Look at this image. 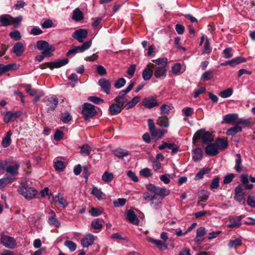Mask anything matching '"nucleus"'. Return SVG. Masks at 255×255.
<instances>
[{
	"label": "nucleus",
	"mask_w": 255,
	"mask_h": 255,
	"mask_svg": "<svg viewBox=\"0 0 255 255\" xmlns=\"http://www.w3.org/2000/svg\"><path fill=\"white\" fill-rule=\"evenodd\" d=\"M37 47L38 50L46 57H50L53 55V52L55 50V47L53 45L49 44L48 42L45 40H39L36 43Z\"/></svg>",
	"instance_id": "f257e3e1"
},
{
	"label": "nucleus",
	"mask_w": 255,
	"mask_h": 255,
	"mask_svg": "<svg viewBox=\"0 0 255 255\" xmlns=\"http://www.w3.org/2000/svg\"><path fill=\"white\" fill-rule=\"evenodd\" d=\"M19 193L26 199H32L37 194V191L33 187L29 186L26 182H22L18 189Z\"/></svg>",
	"instance_id": "f03ea898"
},
{
	"label": "nucleus",
	"mask_w": 255,
	"mask_h": 255,
	"mask_svg": "<svg viewBox=\"0 0 255 255\" xmlns=\"http://www.w3.org/2000/svg\"><path fill=\"white\" fill-rule=\"evenodd\" d=\"M146 189L149 191L151 192L155 195V196H159L160 199H158L157 201H161L166 196L170 194V190L164 188L154 186L152 184H148L146 186Z\"/></svg>",
	"instance_id": "7ed1b4c3"
},
{
	"label": "nucleus",
	"mask_w": 255,
	"mask_h": 255,
	"mask_svg": "<svg viewBox=\"0 0 255 255\" xmlns=\"http://www.w3.org/2000/svg\"><path fill=\"white\" fill-rule=\"evenodd\" d=\"M193 140L201 139L204 143L211 142L213 140L212 134L206 131L204 129H200L198 130L194 135Z\"/></svg>",
	"instance_id": "20e7f679"
},
{
	"label": "nucleus",
	"mask_w": 255,
	"mask_h": 255,
	"mask_svg": "<svg viewBox=\"0 0 255 255\" xmlns=\"http://www.w3.org/2000/svg\"><path fill=\"white\" fill-rule=\"evenodd\" d=\"M22 19L21 16L13 17L9 14H5L0 16V22L4 26H7L12 24H18L21 21Z\"/></svg>",
	"instance_id": "39448f33"
},
{
	"label": "nucleus",
	"mask_w": 255,
	"mask_h": 255,
	"mask_svg": "<svg viewBox=\"0 0 255 255\" xmlns=\"http://www.w3.org/2000/svg\"><path fill=\"white\" fill-rule=\"evenodd\" d=\"M249 180L252 183H255V177L251 175L249 176L247 173H244L241 175V182L246 190H252L254 188V185L252 184L249 183Z\"/></svg>",
	"instance_id": "423d86ee"
},
{
	"label": "nucleus",
	"mask_w": 255,
	"mask_h": 255,
	"mask_svg": "<svg viewBox=\"0 0 255 255\" xmlns=\"http://www.w3.org/2000/svg\"><path fill=\"white\" fill-rule=\"evenodd\" d=\"M82 113L85 116V118L87 120L89 118L93 117L96 113V111L93 105L85 103L84 105Z\"/></svg>",
	"instance_id": "0eeeda50"
},
{
	"label": "nucleus",
	"mask_w": 255,
	"mask_h": 255,
	"mask_svg": "<svg viewBox=\"0 0 255 255\" xmlns=\"http://www.w3.org/2000/svg\"><path fill=\"white\" fill-rule=\"evenodd\" d=\"M1 244L7 248L13 249L16 245L15 240L9 236H3L0 239Z\"/></svg>",
	"instance_id": "6e6552de"
},
{
	"label": "nucleus",
	"mask_w": 255,
	"mask_h": 255,
	"mask_svg": "<svg viewBox=\"0 0 255 255\" xmlns=\"http://www.w3.org/2000/svg\"><path fill=\"white\" fill-rule=\"evenodd\" d=\"M88 31L85 29H79L72 34V37L77 39L79 42H83L88 36Z\"/></svg>",
	"instance_id": "1a4fd4ad"
},
{
	"label": "nucleus",
	"mask_w": 255,
	"mask_h": 255,
	"mask_svg": "<svg viewBox=\"0 0 255 255\" xmlns=\"http://www.w3.org/2000/svg\"><path fill=\"white\" fill-rule=\"evenodd\" d=\"M154 76L158 79H164L166 76L168 66H155Z\"/></svg>",
	"instance_id": "9d476101"
},
{
	"label": "nucleus",
	"mask_w": 255,
	"mask_h": 255,
	"mask_svg": "<svg viewBox=\"0 0 255 255\" xmlns=\"http://www.w3.org/2000/svg\"><path fill=\"white\" fill-rule=\"evenodd\" d=\"M155 68V64L152 63H149L147 65V67L144 68L142 73V77L144 80L147 81L151 79L153 71L151 69Z\"/></svg>",
	"instance_id": "9b49d317"
},
{
	"label": "nucleus",
	"mask_w": 255,
	"mask_h": 255,
	"mask_svg": "<svg viewBox=\"0 0 255 255\" xmlns=\"http://www.w3.org/2000/svg\"><path fill=\"white\" fill-rule=\"evenodd\" d=\"M96 237L91 234H86L81 240V245L84 248L91 246L96 240Z\"/></svg>",
	"instance_id": "f8f14e48"
},
{
	"label": "nucleus",
	"mask_w": 255,
	"mask_h": 255,
	"mask_svg": "<svg viewBox=\"0 0 255 255\" xmlns=\"http://www.w3.org/2000/svg\"><path fill=\"white\" fill-rule=\"evenodd\" d=\"M98 84L102 90L107 94L110 93L111 82L105 78H101L98 81Z\"/></svg>",
	"instance_id": "ddd939ff"
},
{
	"label": "nucleus",
	"mask_w": 255,
	"mask_h": 255,
	"mask_svg": "<svg viewBox=\"0 0 255 255\" xmlns=\"http://www.w3.org/2000/svg\"><path fill=\"white\" fill-rule=\"evenodd\" d=\"M146 239L148 242L156 246L160 251H163L167 249V245L164 242H162L159 240L154 239L149 237H147Z\"/></svg>",
	"instance_id": "4468645a"
},
{
	"label": "nucleus",
	"mask_w": 255,
	"mask_h": 255,
	"mask_svg": "<svg viewBox=\"0 0 255 255\" xmlns=\"http://www.w3.org/2000/svg\"><path fill=\"white\" fill-rule=\"evenodd\" d=\"M243 219V216H239L237 217H229V223L227 226L230 228H237L241 225V220Z\"/></svg>",
	"instance_id": "2eb2a0df"
},
{
	"label": "nucleus",
	"mask_w": 255,
	"mask_h": 255,
	"mask_svg": "<svg viewBox=\"0 0 255 255\" xmlns=\"http://www.w3.org/2000/svg\"><path fill=\"white\" fill-rule=\"evenodd\" d=\"M48 109L50 111H54L57 107L58 104V99L55 97H46L45 100Z\"/></svg>",
	"instance_id": "dca6fc26"
},
{
	"label": "nucleus",
	"mask_w": 255,
	"mask_h": 255,
	"mask_svg": "<svg viewBox=\"0 0 255 255\" xmlns=\"http://www.w3.org/2000/svg\"><path fill=\"white\" fill-rule=\"evenodd\" d=\"M21 115L20 111L16 112H7L4 115L3 121L5 123H8L9 122L13 121L18 118Z\"/></svg>",
	"instance_id": "f3484780"
},
{
	"label": "nucleus",
	"mask_w": 255,
	"mask_h": 255,
	"mask_svg": "<svg viewBox=\"0 0 255 255\" xmlns=\"http://www.w3.org/2000/svg\"><path fill=\"white\" fill-rule=\"evenodd\" d=\"M68 63V59L65 58L62 60H59L55 62H47L46 65L50 69L60 68L66 65Z\"/></svg>",
	"instance_id": "a211bd4d"
},
{
	"label": "nucleus",
	"mask_w": 255,
	"mask_h": 255,
	"mask_svg": "<svg viewBox=\"0 0 255 255\" xmlns=\"http://www.w3.org/2000/svg\"><path fill=\"white\" fill-rule=\"evenodd\" d=\"M142 103L144 107L148 109H151L158 106L155 98L153 97L144 99Z\"/></svg>",
	"instance_id": "6ab92c4d"
},
{
	"label": "nucleus",
	"mask_w": 255,
	"mask_h": 255,
	"mask_svg": "<svg viewBox=\"0 0 255 255\" xmlns=\"http://www.w3.org/2000/svg\"><path fill=\"white\" fill-rule=\"evenodd\" d=\"M19 168V165L15 163L13 165H9L6 167V175H10V176H14L18 174V171Z\"/></svg>",
	"instance_id": "aec40b11"
},
{
	"label": "nucleus",
	"mask_w": 255,
	"mask_h": 255,
	"mask_svg": "<svg viewBox=\"0 0 255 255\" xmlns=\"http://www.w3.org/2000/svg\"><path fill=\"white\" fill-rule=\"evenodd\" d=\"M143 197L145 200L151 201V205L154 208H157V206L161 204V201H154L157 199V197L155 196V195H151L149 193L145 192L143 194Z\"/></svg>",
	"instance_id": "412c9836"
},
{
	"label": "nucleus",
	"mask_w": 255,
	"mask_h": 255,
	"mask_svg": "<svg viewBox=\"0 0 255 255\" xmlns=\"http://www.w3.org/2000/svg\"><path fill=\"white\" fill-rule=\"evenodd\" d=\"M127 218L129 222L135 225L139 224V219L134 212L131 210H128L127 212Z\"/></svg>",
	"instance_id": "4be33fe9"
},
{
	"label": "nucleus",
	"mask_w": 255,
	"mask_h": 255,
	"mask_svg": "<svg viewBox=\"0 0 255 255\" xmlns=\"http://www.w3.org/2000/svg\"><path fill=\"white\" fill-rule=\"evenodd\" d=\"M205 151L206 153L210 156H215L219 153L218 147L215 143L208 145L205 147Z\"/></svg>",
	"instance_id": "5701e85b"
},
{
	"label": "nucleus",
	"mask_w": 255,
	"mask_h": 255,
	"mask_svg": "<svg viewBox=\"0 0 255 255\" xmlns=\"http://www.w3.org/2000/svg\"><path fill=\"white\" fill-rule=\"evenodd\" d=\"M244 197L245 193L243 188L240 185L237 186L235 189V199L237 201L241 202Z\"/></svg>",
	"instance_id": "b1692460"
},
{
	"label": "nucleus",
	"mask_w": 255,
	"mask_h": 255,
	"mask_svg": "<svg viewBox=\"0 0 255 255\" xmlns=\"http://www.w3.org/2000/svg\"><path fill=\"white\" fill-rule=\"evenodd\" d=\"M24 45L21 42H17L14 44L12 48L13 53L17 56H20L24 51Z\"/></svg>",
	"instance_id": "393cba45"
},
{
	"label": "nucleus",
	"mask_w": 255,
	"mask_h": 255,
	"mask_svg": "<svg viewBox=\"0 0 255 255\" xmlns=\"http://www.w3.org/2000/svg\"><path fill=\"white\" fill-rule=\"evenodd\" d=\"M238 121V115L236 114H228L224 117L223 122L226 124H233L236 125Z\"/></svg>",
	"instance_id": "a878e982"
},
{
	"label": "nucleus",
	"mask_w": 255,
	"mask_h": 255,
	"mask_svg": "<svg viewBox=\"0 0 255 255\" xmlns=\"http://www.w3.org/2000/svg\"><path fill=\"white\" fill-rule=\"evenodd\" d=\"M54 201L61 207L65 208L68 205V202L62 196V195L58 193L54 198Z\"/></svg>",
	"instance_id": "bb28decb"
},
{
	"label": "nucleus",
	"mask_w": 255,
	"mask_h": 255,
	"mask_svg": "<svg viewBox=\"0 0 255 255\" xmlns=\"http://www.w3.org/2000/svg\"><path fill=\"white\" fill-rule=\"evenodd\" d=\"M16 67L17 65L14 63L6 65L0 64V76L7 71L16 69L17 68Z\"/></svg>",
	"instance_id": "cd10ccee"
},
{
	"label": "nucleus",
	"mask_w": 255,
	"mask_h": 255,
	"mask_svg": "<svg viewBox=\"0 0 255 255\" xmlns=\"http://www.w3.org/2000/svg\"><path fill=\"white\" fill-rule=\"evenodd\" d=\"M109 110L111 115H116L121 112L122 108L117 104H113L110 106Z\"/></svg>",
	"instance_id": "c85d7f7f"
},
{
	"label": "nucleus",
	"mask_w": 255,
	"mask_h": 255,
	"mask_svg": "<svg viewBox=\"0 0 255 255\" xmlns=\"http://www.w3.org/2000/svg\"><path fill=\"white\" fill-rule=\"evenodd\" d=\"M157 124L161 127L167 128L169 127V119L167 116H160L158 118Z\"/></svg>",
	"instance_id": "c756f323"
},
{
	"label": "nucleus",
	"mask_w": 255,
	"mask_h": 255,
	"mask_svg": "<svg viewBox=\"0 0 255 255\" xmlns=\"http://www.w3.org/2000/svg\"><path fill=\"white\" fill-rule=\"evenodd\" d=\"M193 159L197 162L203 158V152L201 148H197L193 150Z\"/></svg>",
	"instance_id": "7c9ffc66"
},
{
	"label": "nucleus",
	"mask_w": 255,
	"mask_h": 255,
	"mask_svg": "<svg viewBox=\"0 0 255 255\" xmlns=\"http://www.w3.org/2000/svg\"><path fill=\"white\" fill-rule=\"evenodd\" d=\"M215 143L216 145V147H218V150L224 149L226 148L228 146V142L227 140L221 138H217L216 140Z\"/></svg>",
	"instance_id": "2f4dec72"
},
{
	"label": "nucleus",
	"mask_w": 255,
	"mask_h": 255,
	"mask_svg": "<svg viewBox=\"0 0 255 255\" xmlns=\"http://www.w3.org/2000/svg\"><path fill=\"white\" fill-rule=\"evenodd\" d=\"M12 135V132L10 131H9L7 132L5 136L3 138L1 145L4 147H7L9 146L11 143V136Z\"/></svg>",
	"instance_id": "473e14b6"
},
{
	"label": "nucleus",
	"mask_w": 255,
	"mask_h": 255,
	"mask_svg": "<svg viewBox=\"0 0 255 255\" xmlns=\"http://www.w3.org/2000/svg\"><path fill=\"white\" fill-rule=\"evenodd\" d=\"M140 97L138 96L134 97L131 101L127 102L125 105V108L126 109H129L134 107L139 101Z\"/></svg>",
	"instance_id": "72a5a7b5"
},
{
	"label": "nucleus",
	"mask_w": 255,
	"mask_h": 255,
	"mask_svg": "<svg viewBox=\"0 0 255 255\" xmlns=\"http://www.w3.org/2000/svg\"><path fill=\"white\" fill-rule=\"evenodd\" d=\"M72 18L76 21H79L83 19V13L79 8H76L73 12Z\"/></svg>",
	"instance_id": "f704fd0d"
},
{
	"label": "nucleus",
	"mask_w": 255,
	"mask_h": 255,
	"mask_svg": "<svg viewBox=\"0 0 255 255\" xmlns=\"http://www.w3.org/2000/svg\"><path fill=\"white\" fill-rule=\"evenodd\" d=\"M205 234V229L204 227H200L197 230L196 238L195 242L202 241L204 239V236Z\"/></svg>",
	"instance_id": "c9c22d12"
},
{
	"label": "nucleus",
	"mask_w": 255,
	"mask_h": 255,
	"mask_svg": "<svg viewBox=\"0 0 255 255\" xmlns=\"http://www.w3.org/2000/svg\"><path fill=\"white\" fill-rule=\"evenodd\" d=\"M198 204L200 202H204L206 201L209 196V193L206 190H201L198 193Z\"/></svg>",
	"instance_id": "e433bc0d"
},
{
	"label": "nucleus",
	"mask_w": 255,
	"mask_h": 255,
	"mask_svg": "<svg viewBox=\"0 0 255 255\" xmlns=\"http://www.w3.org/2000/svg\"><path fill=\"white\" fill-rule=\"evenodd\" d=\"M242 130V128L238 125H236L235 127L228 129L227 134L228 135H233L239 132H241Z\"/></svg>",
	"instance_id": "4c0bfd02"
},
{
	"label": "nucleus",
	"mask_w": 255,
	"mask_h": 255,
	"mask_svg": "<svg viewBox=\"0 0 255 255\" xmlns=\"http://www.w3.org/2000/svg\"><path fill=\"white\" fill-rule=\"evenodd\" d=\"M166 132V130L162 129H155L150 132L152 136L157 138L161 137Z\"/></svg>",
	"instance_id": "58836bf2"
},
{
	"label": "nucleus",
	"mask_w": 255,
	"mask_h": 255,
	"mask_svg": "<svg viewBox=\"0 0 255 255\" xmlns=\"http://www.w3.org/2000/svg\"><path fill=\"white\" fill-rule=\"evenodd\" d=\"M246 59L244 58L241 57H236L235 59H233L230 61H228L226 62V63H228L229 65H231L232 67L236 66V65L239 64L241 63H243L246 62Z\"/></svg>",
	"instance_id": "ea45409f"
},
{
	"label": "nucleus",
	"mask_w": 255,
	"mask_h": 255,
	"mask_svg": "<svg viewBox=\"0 0 255 255\" xmlns=\"http://www.w3.org/2000/svg\"><path fill=\"white\" fill-rule=\"evenodd\" d=\"M91 194L96 197L98 199H103L105 196L104 193L96 187H94L93 188Z\"/></svg>",
	"instance_id": "a19ab883"
},
{
	"label": "nucleus",
	"mask_w": 255,
	"mask_h": 255,
	"mask_svg": "<svg viewBox=\"0 0 255 255\" xmlns=\"http://www.w3.org/2000/svg\"><path fill=\"white\" fill-rule=\"evenodd\" d=\"M114 152L115 155L118 158H123L129 154L127 150L121 148L115 150Z\"/></svg>",
	"instance_id": "79ce46f5"
},
{
	"label": "nucleus",
	"mask_w": 255,
	"mask_h": 255,
	"mask_svg": "<svg viewBox=\"0 0 255 255\" xmlns=\"http://www.w3.org/2000/svg\"><path fill=\"white\" fill-rule=\"evenodd\" d=\"M52 216L49 217L48 223L50 225H55L56 227L60 226V222L55 218V214L53 211H51Z\"/></svg>",
	"instance_id": "37998d69"
},
{
	"label": "nucleus",
	"mask_w": 255,
	"mask_h": 255,
	"mask_svg": "<svg viewBox=\"0 0 255 255\" xmlns=\"http://www.w3.org/2000/svg\"><path fill=\"white\" fill-rule=\"evenodd\" d=\"M237 158L236 159V165L235 169L237 172H240L243 170V167L241 166L242 159L240 154H237Z\"/></svg>",
	"instance_id": "c03bdc74"
},
{
	"label": "nucleus",
	"mask_w": 255,
	"mask_h": 255,
	"mask_svg": "<svg viewBox=\"0 0 255 255\" xmlns=\"http://www.w3.org/2000/svg\"><path fill=\"white\" fill-rule=\"evenodd\" d=\"M92 227L95 230H101L103 227L102 220L96 219L91 222Z\"/></svg>",
	"instance_id": "a18cd8bd"
},
{
	"label": "nucleus",
	"mask_w": 255,
	"mask_h": 255,
	"mask_svg": "<svg viewBox=\"0 0 255 255\" xmlns=\"http://www.w3.org/2000/svg\"><path fill=\"white\" fill-rule=\"evenodd\" d=\"M247 204L251 207H255V193H251L248 197Z\"/></svg>",
	"instance_id": "49530a36"
},
{
	"label": "nucleus",
	"mask_w": 255,
	"mask_h": 255,
	"mask_svg": "<svg viewBox=\"0 0 255 255\" xmlns=\"http://www.w3.org/2000/svg\"><path fill=\"white\" fill-rule=\"evenodd\" d=\"M114 178V174L112 173L106 171L102 176V180L105 182H109Z\"/></svg>",
	"instance_id": "de8ad7c7"
},
{
	"label": "nucleus",
	"mask_w": 255,
	"mask_h": 255,
	"mask_svg": "<svg viewBox=\"0 0 255 255\" xmlns=\"http://www.w3.org/2000/svg\"><path fill=\"white\" fill-rule=\"evenodd\" d=\"M242 244V241L239 239H236L235 240H230L229 244L228 246L230 248H236L238 247H239Z\"/></svg>",
	"instance_id": "09e8293b"
},
{
	"label": "nucleus",
	"mask_w": 255,
	"mask_h": 255,
	"mask_svg": "<svg viewBox=\"0 0 255 255\" xmlns=\"http://www.w3.org/2000/svg\"><path fill=\"white\" fill-rule=\"evenodd\" d=\"M14 180V178L5 177L0 179V189L3 188L6 185L11 183Z\"/></svg>",
	"instance_id": "8fccbe9b"
},
{
	"label": "nucleus",
	"mask_w": 255,
	"mask_h": 255,
	"mask_svg": "<svg viewBox=\"0 0 255 255\" xmlns=\"http://www.w3.org/2000/svg\"><path fill=\"white\" fill-rule=\"evenodd\" d=\"M91 151V147L88 144H84L81 148L80 153L84 156L90 154Z\"/></svg>",
	"instance_id": "3c124183"
},
{
	"label": "nucleus",
	"mask_w": 255,
	"mask_h": 255,
	"mask_svg": "<svg viewBox=\"0 0 255 255\" xmlns=\"http://www.w3.org/2000/svg\"><path fill=\"white\" fill-rule=\"evenodd\" d=\"M233 89L232 88H228L225 90L221 91L219 96L223 98H227L230 97L233 94Z\"/></svg>",
	"instance_id": "603ef678"
},
{
	"label": "nucleus",
	"mask_w": 255,
	"mask_h": 255,
	"mask_svg": "<svg viewBox=\"0 0 255 255\" xmlns=\"http://www.w3.org/2000/svg\"><path fill=\"white\" fill-rule=\"evenodd\" d=\"M126 83V80L124 78H121L117 80L114 84L116 89H120L124 87Z\"/></svg>",
	"instance_id": "864d4df0"
},
{
	"label": "nucleus",
	"mask_w": 255,
	"mask_h": 255,
	"mask_svg": "<svg viewBox=\"0 0 255 255\" xmlns=\"http://www.w3.org/2000/svg\"><path fill=\"white\" fill-rule=\"evenodd\" d=\"M153 61L155 63V66H168L166 58H158L153 60Z\"/></svg>",
	"instance_id": "5fc2aeb1"
},
{
	"label": "nucleus",
	"mask_w": 255,
	"mask_h": 255,
	"mask_svg": "<svg viewBox=\"0 0 255 255\" xmlns=\"http://www.w3.org/2000/svg\"><path fill=\"white\" fill-rule=\"evenodd\" d=\"M64 245L72 252L75 251L77 248L76 244L71 241H65L64 243Z\"/></svg>",
	"instance_id": "6e6d98bb"
},
{
	"label": "nucleus",
	"mask_w": 255,
	"mask_h": 255,
	"mask_svg": "<svg viewBox=\"0 0 255 255\" xmlns=\"http://www.w3.org/2000/svg\"><path fill=\"white\" fill-rule=\"evenodd\" d=\"M54 167L56 170L62 171L64 169L65 166L63 162L57 160L54 162Z\"/></svg>",
	"instance_id": "4d7b16f0"
},
{
	"label": "nucleus",
	"mask_w": 255,
	"mask_h": 255,
	"mask_svg": "<svg viewBox=\"0 0 255 255\" xmlns=\"http://www.w3.org/2000/svg\"><path fill=\"white\" fill-rule=\"evenodd\" d=\"M219 180L220 179L218 177L214 178L211 182L210 185V188L212 189H217L219 186Z\"/></svg>",
	"instance_id": "13d9d810"
},
{
	"label": "nucleus",
	"mask_w": 255,
	"mask_h": 255,
	"mask_svg": "<svg viewBox=\"0 0 255 255\" xmlns=\"http://www.w3.org/2000/svg\"><path fill=\"white\" fill-rule=\"evenodd\" d=\"M89 212L92 216L97 217L102 214V210L96 208H92Z\"/></svg>",
	"instance_id": "bf43d9fd"
},
{
	"label": "nucleus",
	"mask_w": 255,
	"mask_h": 255,
	"mask_svg": "<svg viewBox=\"0 0 255 255\" xmlns=\"http://www.w3.org/2000/svg\"><path fill=\"white\" fill-rule=\"evenodd\" d=\"M9 35L11 38L16 40H19L21 37L20 33L17 30L11 32Z\"/></svg>",
	"instance_id": "052dcab7"
},
{
	"label": "nucleus",
	"mask_w": 255,
	"mask_h": 255,
	"mask_svg": "<svg viewBox=\"0 0 255 255\" xmlns=\"http://www.w3.org/2000/svg\"><path fill=\"white\" fill-rule=\"evenodd\" d=\"M25 91L31 96L36 95L37 91L35 89H32L31 86L29 85H26L24 86Z\"/></svg>",
	"instance_id": "680f3d73"
},
{
	"label": "nucleus",
	"mask_w": 255,
	"mask_h": 255,
	"mask_svg": "<svg viewBox=\"0 0 255 255\" xmlns=\"http://www.w3.org/2000/svg\"><path fill=\"white\" fill-rule=\"evenodd\" d=\"M115 102L119 104H121L122 105L125 104L127 102V99L125 96H122L121 95H118L115 99Z\"/></svg>",
	"instance_id": "e2e57ef3"
},
{
	"label": "nucleus",
	"mask_w": 255,
	"mask_h": 255,
	"mask_svg": "<svg viewBox=\"0 0 255 255\" xmlns=\"http://www.w3.org/2000/svg\"><path fill=\"white\" fill-rule=\"evenodd\" d=\"M88 100L96 104H99L100 103H103L104 102L103 100L95 96H90L88 97Z\"/></svg>",
	"instance_id": "0e129e2a"
},
{
	"label": "nucleus",
	"mask_w": 255,
	"mask_h": 255,
	"mask_svg": "<svg viewBox=\"0 0 255 255\" xmlns=\"http://www.w3.org/2000/svg\"><path fill=\"white\" fill-rule=\"evenodd\" d=\"M181 65L179 63H176L172 67V72L174 74H179L180 73Z\"/></svg>",
	"instance_id": "69168bd1"
},
{
	"label": "nucleus",
	"mask_w": 255,
	"mask_h": 255,
	"mask_svg": "<svg viewBox=\"0 0 255 255\" xmlns=\"http://www.w3.org/2000/svg\"><path fill=\"white\" fill-rule=\"evenodd\" d=\"M53 25V23L51 20L47 19L41 24V27L43 29H46L52 27Z\"/></svg>",
	"instance_id": "338daca9"
},
{
	"label": "nucleus",
	"mask_w": 255,
	"mask_h": 255,
	"mask_svg": "<svg viewBox=\"0 0 255 255\" xmlns=\"http://www.w3.org/2000/svg\"><path fill=\"white\" fill-rule=\"evenodd\" d=\"M182 113L186 117L192 116L193 113V109L190 107H186L182 109Z\"/></svg>",
	"instance_id": "774afa93"
}]
</instances>
